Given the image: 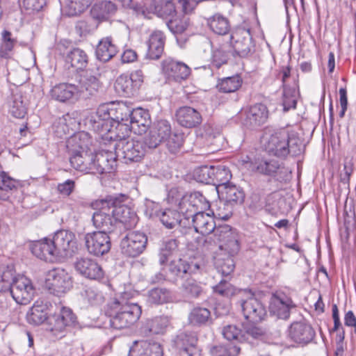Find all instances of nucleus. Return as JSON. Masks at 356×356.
Here are the masks:
<instances>
[{
    "label": "nucleus",
    "instance_id": "f257e3e1",
    "mask_svg": "<svg viewBox=\"0 0 356 356\" xmlns=\"http://www.w3.org/2000/svg\"><path fill=\"white\" fill-rule=\"evenodd\" d=\"M262 147L266 152L280 159L287 156H296L302 151L300 140L291 136L286 129L273 131L266 129L261 138Z\"/></svg>",
    "mask_w": 356,
    "mask_h": 356
},
{
    "label": "nucleus",
    "instance_id": "f03ea898",
    "mask_svg": "<svg viewBox=\"0 0 356 356\" xmlns=\"http://www.w3.org/2000/svg\"><path fill=\"white\" fill-rule=\"evenodd\" d=\"M171 134V127L167 120H159L149 129L148 134L135 138V162L140 159L147 149L156 148L162 142L167 140Z\"/></svg>",
    "mask_w": 356,
    "mask_h": 356
},
{
    "label": "nucleus",
    "instance_id": "7ed1b4c3",
    "mask_svg": "<svg viewBox=\"0 0 356 356\" xmlns=\"http://www.w3.org/2000/svg\"><path fill=\"white\" fill-rule=\"evenodd\" d=\"M103 204L108 207L115 221L125 225L127 229L131 228L133 211L131 199L124 194L108 195L103 200Z\"/></svg>",
    "mask_w": 356,
    "mask_h": 356
},
{
    "label": "nucleus",
    "instance_id": "20e7f679",
    "mask_svg": "<svg viewBox=\"0 0 356 356\" xmlns=\"http://www.w3.org/2000/svg\"><path fill=\"white\" fill-rule=\"evenodd\" d=\"M213 236H209L204 238L203 247L209 249L216 241L222 243L218 248L228 250L231 254H237L240 246L238 243V235L232 228L228 225H222L216 227L212 231Z\"/></svg>",
    "mask_w": 356,
    "mask_h": 356
},
{
    "label": "nucleus",
    "instance_id": "39448f33",
    "mask_svg": "<svg viewBox=\"0 0 356 356\" xmlns=\"http://www.w3.org/2000/svg\"><path fill=\"white\" fill-rule=\"evenodd\" d=\"M134 109L128 111V117L126 118L121 117L118 121H114L113 124L108 122L102 124L99 135L104 141L127 140V138H131L132 132V124L134 123V117L132 116Z\"/></svg>",
    "mask_w": 356,
    "mask_h": 356
},
{
    "label": "nucleus",
    "instance_id": "423d86ee",
    "mask_svg": "<svg viewBox=\"0 0 356 356\" xmlns=\"http://www.w3.org/2000/svg\"><path fill=\"white\" fill-rule=\"evenodd\" d=\"M45 286L51 293L60 296L72 287V277L63 268H53L47 274Z\"/></svg>",
    "mask_w": 356,
    "mask_h": 356
},
{
    "label": "nucleus",
    "instance_id": "0eeeda50",
    "mask_svg": "<svg viewBox=\"0 0 356 356\" xmlns=\"http://www.w3.org/2000/svg\"><path fill=\"white\" fill-rule=\"evenodd\" d=\"M200 266L197 262L188 261L179 259L170 262L168 268V280L177 284L179 281L183 282L186 278L200 271Z\"/></svg>",
    "mask_w": 356,
    "mask_h": 356
},
{
    "label": "nucleus",
    "instance_id": "6e6552de",
    "mask_svg": "<svg viewBox=\"0 0 356 356\" xmlns=\"http://www.w3.org/2000/svg\"><path fill=\"white\" fill-rule=\"evenodd\" d=\"M230 44L234 52L240 57H246L254 51L250 31L245 28H237L232 32Z\"/></svg>",
    "mask_w": 356,
    "mask_h": 356
},
{
    "label": "nucleus",
    "instance_id": "1a4fd4ad",
    "mask_svg": "<svg viewBox=\"0 0 356 356\" xmlns=\"http://www.w3.org/2000/svg\"><path fill=\"white\" fill-rule=\"evenodd\" d=\"M238 118L244 127L254 129L267 121L268 111L264 104H256L248 109L241 111L238 113Z\"/></svg>",
    "mask_w": 356,
    "mask_h": 356
},
{
    "label": "nucleus",
    "instance_id": "9d476101",
    "mask_svg": "<svg viewBox=\"0 0 356 356\" xmlns=\"http://www.w3.org/2000/svg\"><path fill=\"white\" fill-rule=\"evenodd\" d=\"M99 72L86 70L81 75L79 84L76 86L79 97L89 98L98 94L102 88Z\"/></svg>",
    "mask_w": 356,
    "mask_h": 356
},
{
    "label": "nucleus",
    "instance_id": "9b49d317",
    "mask_svg": "<svg viewBox=\"0 0 356 356\" xmlns=\"http://www.w3.org/2000/svg\"><path fill=\"white\" fill-rule=\"evenodd\" d=\"M296 307V304L290 297L283 293H276L270 298L269 312L271 316L286 320L290 316L291 311Z\"/></svg>",
    "mask_w": 356,
    "mask_h": 356
},
{
    "label": "nucleus",
    "instance_id": "f8f14e48",
    "mask_svg": "<svg viewBox=\"0 0 356 356\" xmlns=\"http://www.w3.org/2000/svg\"><path fill=\"white\" fill-rule=\"evenodd\" d=\"M51 241L60 259L72 257L76 249L75 236L70 232L60 230Z\"/></svg>",
    "mask_w": 356,
    "mask_h": 356
},
{
    "label": "nucleus",
    "instance_id": "ddd939ff",
    "mask_svg": "<svg viewBox=\"0 0 356 356\" xmlns=\"http://www.w3.org/2000/svg\"><path fill=\"white\" fill-rule=\"evenodd\" d=\"M84 240L88 252L95 256L99 257L106 254L111 247V238L104 232L88 233Z\"/></svg>",
    "mask_w": 356,
    "mask_h": 356
},
{
    "label": "nucleus",
    "instance_id": "4468645a",
    "mask_svg": "<svg viewBox=\"0 0 356 356\" xmlns=\"http://www.w3.org/2000/svg\"><path fill=\"white\" fill-rule=\"evenodd\" d=\"M10 292L16 302L26 305L33 299L35 289L29 279L19 276L13 280Z\"/></svg>",
    "mask_w": 356,
    "mask_h": 356
},
{
    "label": "nucleus",
    "instance_id": "2eb2a0df",
    "mask_svg": "<svg viewBox=\"0 0 356 356\" xmlns=\"http://www.w3.org/2000/svg\"><path fill=\"white\" fill-rule=\"evenodd\" d=\"M313 327L304 321L292 323L288 329V337L293 342L302 346L311 343L315 338Z\"/></svg>",
    "mask_w": 356,
    "mask_h": 356
},
{
    "label": "nucleus",
    "instance_id": "dca6fc26",
    "mask_svg": "<svg viewBox=\"0 0 356 356\" xmlns=\"http://www.w3.org/2000/svg\"><path fill=\"white\" fill-rule=\"evenodd\" d=\"M197 338L193 333L181 332L173 340L177 356H200L197 347Z\"/></svg>",
    "mask_w": 356,
    "mask_h": 356
},
{
    "label": "nucleus",
    "instance_id": "f3484780",
    "mask_svg": "<svg viewBox=\"0 0 356 356\" xmlns=\"http://www.w3.org/2000/svg\"><path fill=\"white\" fill-rule=\"evenodd\" d=\"M76 316L72 309L63 307L58 314L49 316L47 319L48 329L55 335L62 333L67 327L76 322Z\"/></svg>",
    "mask_w": 356,
    "mask_h": 356
},
{
    "label": "nucleus",
    "instance_id": "a211bd4d",
    "mask_svg": "<svg viewBox=\"0 0 356 356\" xmlns=\"http://www.w3.org/2000/svg\"><path fill=\"white\" fill-rule=\"evenodd\" d=\"M161 69L166 76L177 82L186 80L191 72V68L186 64L171 58H168L162 61Z\"/></svg>",
    "mask_w": 356,
    "mask_h": 356
},
{
    "label": "nucleus",
    "instance_id": "6ab92c4d",
    "mask_svg": "<svg viewBox=\"0 0 356 356\" xmlns=\"http://www.w3.org/2000/svg\"><path fill=\"white\" fill-rule=\"evenodd\" d=\"M240 305L245 319L257 323L264 319L266 309L262 302L254 296L246 300H241Z\"/></svg>",
    "mask_w": 356,
    "mask_h": 356
},
{
    "label": "nucleus",
    "instance_id": "aec40b11",
    "mask_svg": "<svg viewBox=\"0 0 356 356\" xmlns=\"http://www.w3.org/2000/svg\"><path fill=\"white\" fill-rule=\"evenodd\" d=\"M111 211L108 210V207L106 204H103V200H102L101 209L95 212L92 216L93 225L99 229L98 232H104V234L108 235L115 230L117 225Z\"/></svg>",
    "mask_w": 356,
    "mask_h": 356
},
{
    "label": "nucleus",
    "instance_id": "412c9836",
    "mask_svg": "<svg viewBox=\"0 0 356 356\" xmlns=\"http://www.w3.org/2000/svg\"><path fill=\"white\" fill-rule=\"evenodd\" d=\"M75 270L82 276L90 280L103 277L104 272L98 263L89 257L77 258L74 262Z\"/></svg>",
    "mask_w": 356,
    "mask_h": 356
},
{
    "label": "nucleus",
    "instance_id": "4be33fe9",
    "mask_svg": "<svg viewBox=\"0 0 356 356\" xmlns=\"http://www.w3.org/2000/svg\"><path fill=\"white\" fill-rule=\"evenodd\" d=\"M177 123L185 128H194L202 123V118L200 113L193 107L184 106L175 112Z\"/></svg>",
    "mask_w": 356,
    "mask_h": 356
},
{
    "label": "nucleus",
    "instance_id": "5701e85b",
    "mask_svg": "<svg viewBox=\"0 0 356 356\" xmlns=\"http://www.w3.org/2000/svg\"><path fill=\"white\" fill-rule=\"evenodd\" d=\"M236 254H231L228 250L218 248L213 257L214 266L217 271L224 277H228L235 268L233 257Z\"/></svg>",
    "mask_w": 356,
    "mask_h": 356
},
{
    "label": "nucleus",
    "instance_id": "b1692460",
    "mask_svg": "<svg viewBox=\"0 0 356 356\" xmlns=\"http://www.w3.org/2000/svg\"><path fill=\"white\" fill-rule=\"evenodd\" d=\"M70 158L71 165L77 170L86 173H92L94 165V153L90 150L70 152Z\"/></svg>",
    "mask_w": 356,
    "mask_h": 356
},
{
    "label": "nucleus",
    "instance_id": "393cba45",
    "mask_svg": "<svg viewBox=\"0 0 356 356\" xmlns=\"http://www.w3.org/2000/svg\"><path fill=\"white\" fill-rule=\"evenodd\" d=\"M32 253L38 258L48 262H54L59 259L51 239L44 238L35 242L31 246Z\"/></svg>",
    "mask_w": 356,
    "mask_h": 356
},
{
    "label": "nucleus",
    "instance_id": "a878e982",
    "mask_svg": "<svg viewBox=\"0 0 356 356\" xmlns=\"http://www.w3.org/2000/svg\"><path fill=\"white\" fill-rule=\"evenodd\" d=\"M252 170L260 175L268 177H277L282 172L280 162L273 159L266 157L258 158L252 163Z\"/></svg>",
    "mask_w": 356,
    "mask_h": 356
},
{
    "label": "nucleus",
    "instance_id": "bb28decb",
    "mask_svg": "<svg viewBox=\"0 0 356 356\" xmlns=\"http://www.w3.org/2000/svg\"><path fill=\"white\" fill-rule=\"evenodd\" d=\"M123 109L117 106L113 102L100 104L97 110V115L102 121L97 123L99 131L102 129V124L108 122L109 124H113L114 121H118L120 118L119 114L122 115Z\"/></svg>",
    "mask_w": 356,
    "mask_h": 356
},
{
    "label": "nucleus",
    "instance_id": "cd10ccee",
    "mask_svg": "<svg viewBox=\"0 0 356 356\" xmlns=\"http://www.w3.org/2000/svg\"><path fill=\"white\" fill-rule=\"evenodd\" d=\"M94 165L92 174L109 173L114 170L116 161L112 152H100L94 153Z\"/></svg>",
    "mask_w": 356,
    "mask_h": 356
},
{
    "label": "nucleus",
    "instance_id": "c85d7f7f",
    "mask_svg": "<svg viewBox=\"0 0 356 356\" xmlns=\"http://www.w3.org/2000/svg\"><path fill=\"white\" fill-rule=\"evenodd\" d=\"M165 36L161 31L153 32L147 41L146 57L152 60L159 59L164 50Z\"/></svg>",
    "mask_w": 356,
    "mask_h": 356
},
{
    "label": "nucleus",
    "instance_id": "c756f323",
    "mask_svg": "<svg viewBox=\"0 0 356 356\" xmlns=\"http://www.w3.org/2000/svg\"><path fill=\"white\" fill-rule=\"evenodd\" d=\"M50 95L52 99L60 102H66L74 97H79L76 86L67 83L56 85L51 90Z\"/></svg>",
    "mask_w": 356,
    "mask_h": 356
},
{
    "label": "nucleus",
    "instance_id": "7c9ffc66",
    "mask_svg": "<svg viewBox=\"0 0 356 356\" xmlns=\"http://www.w3.org/2000/svg\"><path fill=\"white\" fill-rule=\"evenodd\" d=\"M213 218L204 211H199L193 216V228L197 233L208 235L215 228Z\"/></svg>",
    "mask_w": 356,
    "mask_h": 356
},
{
    "label": "nucleus",
    "instance_id": "2f4dec72",
    "mask_svg": "<svg viewBox=\"0 0 356 356\" xmlns=\"http://www.w3.org/2000/svg\"><path fill=\"white\" fill-rule=\"evenodd\" d=\"M218 193L222 199L230 204H241L245 198L243 191L231 183L218 188Z\"/></svg>",
    "mask_w": 356,
    "mask_h": 356
},
{
    "label": "nucleus",
    "instance_id": "473e14b6",
    "mask_svg": "<svg viewBox=\"0 0 356 356\" xmlns=\"http://www.w3.org/2000/svg\"><path fill=\"white\" fill-rule=\"evenodd\" d=\"M152 121L148 110L140 106L135 108V134L142 138L149 130Z\"/></svg>",
    "mask_w": 356,
    "mask_h": 356
},
{
    "label": "nucleus",
    "instance_id": "72a5a7b5",
    "mask_svg": "<svg viewBox=\"0 0 356 356\" xmlns=\"http://www.w3.org/2000/svg\"><path fill=\"white\" fill-rule=\"evenodd\" d=\"M92 140L88 133L85 131L73 134L67 140V148L70 152L89 150Z\"/></svg>",
    "mask_w": 356,
    "mask_h": 356
},
{
    "label": "nucleus",
    "instance_id": "f704fd0d",
    "mask_svg": "<svg viewBox=\"0 0 356 356\" xmlns=\"http://www.w3.org/2000/svg\"><path fill=\"white\" fill-rule=\"evenodd\" d=\"M207 24L214 33L219 35H225L230 31L229 20L220 13H216L208 18Z\"/></svg>",
    "mask_w": 356,
    "mask_h": 356
},
{
    "label": "nucleus",
    "instance_id": "c9c22d12",
    "mask_svg": "<svg viewBox=\"0 0 356 356\" xmlns=\"http://www.w3.org/2000/svg\"><path fill=\"white\" fill-rule=\"evenodd\" d=\"M135 356H163V349L158 343L135 341Z\"/></svg>",
    "mask_w": 356,
    "mask_h": 356
},
{
    "label": "nucleus",
    "instance_id": "e433bc0d",
    "mask_svg": "<svg viewBox=\"0 0 356 356\" xmlns=\"http://www.w3.org/2000/svg\"><path fill=\"white\" fill-rule=\"evenodd\" d=\"M116 53V47L112 43L111 38L101 40L95 51L97 58L103 62L108 61Z\"/></svg>",
    "mask_w": 356,
    "mask_h": 356
},
{
    "label": "nucleus",
    "instance_id": "4c0bfd02",
    "mask_svg": "<svg viewBox=\"0 0 356 356\" xmlns=\"http://www.w3.org/2000/svg\"><path fill=\"white\" fill-rule=\"evenodd\" d=\"M116 11L115 3L110 1H102L95 3L90 11L94 19L98 20H106Z\"/></svg>",
    "mask_w": 356,
    "mask_h": 356
},
{
    "label": "nucleus",
    "instance_id": "58836bf2",
    "mask_svg": "<svg viewBox=\"0 0 356 356\" xmlns=\"http://www.w3.org/2000/svg\"><path fill=\"white\" fill-rule=\"evenodd\" d=\"M66 62L76 70H83L88 65V56L83 49L73 48L67 53Z\"/></svg>",
    "mask_w": 356,
    "mask_h": 356
},
{
    "label": "nucleus",
    "instance_id": "ea45409f",
    "mask_svg": "<svg viewBox=\"0 0 356 356\" xmlns=\"http://www.w3.org/2000/svg\"><path fill=\"white\" fill-rule=\"evenodd\" d=\"M48 318L45 305L38 301L33 305L26 314L27 321L35 325L43 323L47 321Z\"/></svg>",
    "mask_w": 356,
    "mask_h": 356
},
{
    "label": "nucleus",
    "instance_id": "a19ab883",
    "mask_svg": "<svg viewBox=\"0 0 356 356\" xmlns=\"http://www.w3.org/2000/svg\"><path fill=\"white\" fill-rule=\"evenodd\" d=\"M10 113L16 118H23L26 113V108L19 92L13 93L8 101Z\"/></svg>",
    "mask_w": 356,
    "mask_h": 356
},
{
    "label": "nucleus",
    "instance_id": "79ce46f5",
    "mask_svg": "<svg viewBox=\"0 0 356 356\" xmlns=\"http://www.w3.org/2000/svg\"><path fill=\"white\" fill-rule=\"evenodd\" d=\"M75 126L76 120L67 113L60 118L55 124L54 132L58 137L63 138L64 136L72 134Z\"/></svg>",
    "mask_w": 356,
    "mask_h": 356
},
{
    "label": "nucleus",
    "instance_id": "37998d69",
    "mask_svg": "<svg viewBox=\"0 0 356 356\" xmlns=\"http://www.w3.org/2000/svg\"><path fill=\"white\" fill-rule=\"evenodd\" d=\"M184 206L192 205V212L203 211L209 207V202L199 191L192 193L190 195L184 197Z\"/></svg>",
    "mask_w": 356,
    "mask_h": 356
},
{
    "label": "nucleus",
    "instance_id": "c03bdc74",
    "mask_svg": "<svg viewBox=\"0 0 356 356\" xmlns=\"http://www.w3.org/2000/svg\"><path fill=\"white\" fill-rule=\"evenodd\" d=\"M232 53L229 47L225 44L213 48L211 55V63L216 68H220L227 63Z\"/></svg>",
    "mask_w": 356,
    "mask_h": 356
},
{
    "label": "nucleus",
    "instance_id": "a18cd8bd",
    "mask_svg": "<svg viewBox=\"0 0 356 356\" xmlns=\"http://www.w3.org/2000/svg\"><path fill=\"white\" fill-rule=\"evenodd\" d=\"M179 243L177 239H168L163 242L159 254L160 264H164L170 256L178 252Z\"/></svg>",
    "mask_w": 356,
    "mask_h": 356
},
{
    "label": "nucleus",
    "instance_id": "49530a36",
    "mask_svg": "<svg viewBox=\"0 0 356 356\" xmlns=\"http://www.w3.org/2000/svg\"><path fill=\"white\" fill-rule=\"evenodd\" d=\"M240 352L241 347L235 343L214 346L210 349L211 356H237Z\"/></svg>",
    "mask_w": 356,
    "mask_h": 356
},
{
    "label": "nucleus",
    "instance_id": "de8ad7c7",
    "mask_svg": "<svg viewBox=\"0 0 356 356\" xmlns=\"http://www.w3.org/2000/svg\"><path fill=\"white\" fill-rule=\"evenodd\" d=\"M92 0H66L65 10L68 16H76L82 13Z\"/></svg>",
    "mask_w": 356,
    "mask_h": 356
},
{
    "label": "nucleus",
    "instance_id": "09e8293b",
    "mask_svg": "<svg viewBox=\"0 0 356 356\" xmlns=\"http://www.w3.org/2000/svg\"><path fill=\"white\" fill-rule=\"evenodd\" d=\"M266 330L261 327L249 325L244 327L240 339L243 341L252 343V340H261L266 336Z\"/></svg>",
    "mask_w": 356,
    "mask_h": 356
},
{
    "label": "nucleus",
    "instance_id": "8fccbe9b",
    "mask_svg": "<svg viewBox=\"0 0 356 356\" xmlns=\"http://www.w3.org/2000/svg\"><path fill=\"white\" fill-rule=\"evenodd\" d=\"M231 177L232 174L228 168L225 165L214 166L213 185L216 186L217 190L220 186L230 184L229 179Z\"/></svg>",
    "mask_w": 356,
    "mask_h": 356
},
{
    "label": "nucleus",
    "instance_id": "3c124183",
    "mask_svg": "<svg viewBox=\"0 0 356 356\" xmlns=\"http://www.w3.org/2000/svg\"><path fill=\"white\" fill-rule=\"evenodd\" d=\"M242 84V79L238 75L222 79L217 87L221 92L229 93L236 91Z\"/></svg>",
    "mask_w": 356,
    "mask_h": 356
},
{
    "label": "nucleus",
    "instance_id": "603ef678",
    "mask_svg": "<svg viewBox=\"0 0 356 356\" xmlns=\"http://www.w3.org/2000/svg\"><path fill=\"white\" fill-rule=\"evenodd\" d=\"M211 313L209 309L204 307H195L188 315V321L194 325L205 324L210 318Z\"/></svg>",
    "mask_w": 356,
    "mask_h": 356
},
{
    "label": "nucleus",
    "instance_id": "864d4df0",
    "mask_svg": "<svg viewBox=\"0 0 356 356\" xmlns=\"http://www.w3.org/2000/svg\"><path fill=\"white\" fill-rule=\"evenodd\" d=\"M118 156H122L124 163H129L134 161V138L128 140H122L118 145Z\"/></svg>",
    "mask_w": 356,
    "mask_h": 356
},
{
    "label": "nucleus",
    "instance_id": "5fc2aeb1",
    "mask_svg": "<svg viewBox=\"0 0 356 356\" xmlns=\"http://www.w3.org/2000/svg\"><path fill=\"white\" fill-rule=\"evenodd\" d=\"M215 293L229 298L238 292V290L225 279H222L219 283L213 286Z\"/></svg>",
    "mask_w": 356,
    "mask_h": 356
},
{
    "label": "nucleus",
    "instance_id": "6e6d98bb",
    "mask_svg": "<svg viewBox=\"0 0 356 356\" xmlns=\"http://www.w3.org/2000/svg\"><path fill=\"white\" fill-rule=\"evenodd\" d=\"M189 20L188 17H178L177 15L166 22L169 30L175 35L184 33L188 28Z\"/></svg>",
    "mask_w": 356,
    "mask_h": 356
},
{
    "label": "nucleus",
    "instance_id": "4d7b16f0",
    "mask_svg": "<svg viewBox=\"0 0 356 356\" xmlns=\"http://www.w3.org/2000/svg\"><path fill=\"white\" fill-rule=\"evenodd\" d=\"M1 35L2 42L0 45V57L8 58L10 52L17 43V40L12 37V33L8 31H3Z\"/></svg>",
    "mask_w": 356,
    "mask_h": 356
},
{
    "label": "nucleus",
    "instance_id": "13d9d810",
    "mask_svg": "<svg viewBox=\"0 0 356 356\" xmlns=\"http://www.w3.org/2000/svg\"><path fill=\"white\" fill-rule=\"evenodd\" d=\"M297 92L294 88L284 86L282 105L285 112L291 108H295L297 104L296 99Z\"/></svg>",
    "mask_w": 356,
    "mask_h": 356
},
{
    "label": "nucleus",
    "instance_id": "bf43d9fd",
    "mask_svg": "<svg viewBox=\"0 0 356 356\" xmlns=\"http://www.w3.org/2000/svg\"><path fill=\"white\" fill-rule=\"evenodd\" d=\"M131 311H123L117 314L111 320V325L115 329H123L131 324L132 319Z\"/></svg>",
    "mask_w": 356,
    "mask_h": 356
},
{
    "label": "nucleus",
    "instance_id": "052dcab7",
    "mask_svg": "<svg viewBox=\"0 0 356 356\" xmlns=\"http://www.w3.org/2000/svg\"><path fill=\"white\" fill-rule=\"evenodd\" d=\"M155 13L159 17L165 19L166 22L176 17L177 10L175 4L168 1L165 3L155 7Z\"/></svg>",
    "mask_w": 356,
    "mask_h": 356
},
{
    "label": "nucleus",
    "instance_id": "680f3d73",
    "mask_svg": "<svg viewBox=\"0 0 356 356\" xmlns=\"http://www.w3.org/2000/svg\"><path fill=\"white\" fill-rule=\"evenodd\" d=\"M115 88L124 95L131 96L134 95V80L131 76H120L116 80Z\"/></svg>",
    "mask_w": 356,
    "mask_h": 356
},
{
    "label": "nucleus",
    "instance_id": "e2e57ef3",
    "mask_svg": "<svg viewBox=\"0 0 356 356\" xmlns=\"http://www.w3.org/2000/svg\"><path fill=\"white\" fill-rule=\"evenodd\" d=\"M180 213L176 210L166 209L162 212L160 220L167 229H173L177 226Z\"/></svg>",
    "mask_w": 356,
    "mask_h": 356
},
{
    "label": "nucleus",
    "instance_id": "0e129e2a",
    "mask_svg": "<svg viewBox=\"0 0 356 356\" xmlns=\"http://www.w3.org/2000/svg\"><path fill=\"white\" fill-rule=\"evenodd\" d=\"M169 298V292L165 289L155 288L149 291L147 301L152 304H163Z\"/></svg>",
    "mask_w": 356,
    "mask_h": 356
},
{
    "label": "nucleus",
    "instance_id": "69168bd1",
    "mask_svg": "<svg viewBox=\"0 0 356 356\" xmlns=\"http://www.w3.org/2000/svg\"><path fill=\"white\" fill-rule=\"evenodd\" d=\"M181 285L184 292L192 297H198L202 291V289L200 284L194 279L188 277Z\"/></svg>",
    "mask_w": 356,
    "mask_h": 356
},
{
    "label": "nucleus",
    "instance_id": "338daca9",
    "mask_svg": "<svg viewBox=\"0 0 356 356\" xmlns=\"http://www.w3.org/2000/svg\"><path fill=\"white\" fill-rule=\"evenodd\" d=\"M170 318L167 316H156L150 319L152 334H163L170 324Z\"/></svg>",
    "mask_w": 356,
    "mask_h": 356
},
{
    "label": "nucleus",
    "instance_id": "774afa93",
    "mask_svg": "<svg viewBox=\"0 0 356 356\" xmlns=\"http://www.w3.org/2000/svg\"><path fill=\"white\" fill-rule=\"evenodd\" d=\"M214 166H202L195 172L197 180L207 184H213V183Z\"/></svg>",
    "mask_w": 356,
    "mask_h": 356
}]
</instances>
